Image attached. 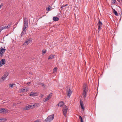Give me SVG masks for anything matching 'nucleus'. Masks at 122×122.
<instances>
[{"label": "nucleus", "instance_id": "nucleus-1", "mask_svg": "<svg viewBox=\"0 0 122 122\" xmlns=\"http://www.w3.org/2000/svg\"><path fill=\"white\" fill-rule=\"evenodd\" d=\"M54 114L52 115L48 116L45 120L46 122H50L53 120L54 118Z\"/></svg>", "mask_w": 122, "mask_h": 122}, {"label": "nucleus", "instance_id": "nucleus-2", "mask_svg": "<svg viewBox=\"0 0 122 122\" xmlns=\"http://www.w3.org/2000/svg\"><path fill=\"white\" fill-rule=\"evenodd\" d=\"M8 72H5L2 77L0 78V82H3L4 80H5L6 77L8 76Z\"/></svg>", "mask_w": 122, "mask_h": 122}, {"label": "nucleus", "instance_id": "nucleus-3", "mask_svg": "<svg viewBox=\"0 0 122 122\" xmlns=\"http://www.w3.org/2000/svg\"><path fill=\"white\" fill-rule=\"evenodd\" d=\"M68 109V107L67 106L65 105L63 107L62 110L63 114L65 117H66V113L67 112Z\"/></svg>", "mask_w": 122, "mask_h": 122}, {"label": "nucleus", "instance_id": "nucleus-4", "mask_svg": "<svg viewBox=\"0 0 122 122\" xmlns=\"http://www.w3.org/2000/svg\"><path fill=\"white\" fill-rule=\"evenodd\" d=\"M99 21L97 24V25L98 27V30L100 31L102 29V23L101 21L99 19Z\"/></svg>", "mask_w": 122, "mask_h": 122}, {"label": "nucleus", "instance_id": "nucleus-5", "mask_svg": "<svg viewBox=\"0 0 122 122\" xmlns=\"http://www.w3.org/2000/svg\"><path fill=\"white\" fill-rule=\"evenodd\" d=\"M28 26H26L25 25H23V31L21 33V37L22 35H24V34L26 33V30L25 29L27 28L28 27Z\"/></svg>", "mask_w": 122, "mask_h": 122}, {"label": "nucleus", "instance_id": "nucleus-6", "mask_svg": "<svg viewBox=\"0 0 122 122\" xmlns=\"http://www.w3.org/2000/svg\"><path fill=\"white\" fill-rule=\"evenodd\" d=\"M8 112L7 109L4 108L0 109V113H6Z\"/></svg>", "mask_w": 122, "mask_h": 122}, {"label": "nucleus", "instance_id": "nucleus-7", "mask_svg": "<svg viewBox=\"0 0 122 122\" xmlns=\"http://www.w3.org/2000/svg\"><path fill=\"white\" fill-rule=\"evenodd\" d=\"M83 91H85L87 92L88 90V87L86 83H84L83 86Z\"/></svg>", "mask_w": 122, "mask_h": 122}, {"label": "nucleus", "instance_id": "nucleus-8", "mask_svg": "<svg viewBox=\"0 0 122 122\" xmlns=\"http://www.w3.org/2000/svg\"><path fill=\"white\" fill-rule=\"evenodd\" d=\"M72 93V91L69 89V90L67 91V96H68L69 97H70V96Z\"/></svg>", "mask_w": 122, "mask_h": 122}, {"label": "nucleus", "instance_id": "nucleus-9", "mask_svg": "<svg viewBox=\"0 0 122 122\" xmlns=\"http://www.w3.org/2000/svg\"><path fill=\"white\" fill-rule=\"evenodd\" d=\"M80 106L81 108L83 110H84V107L83 106V104L82 101L81 100H80Z\"/></svg>", "mask_w": 122, "mask_h": 122}, {"label": "nucleus", "instance_id": "nucleus-10", "mask_svg": "<svg viewBox=\"0 0 122 122\" xmlns=\"http://www.w3.org/2000/svg\"><path fill=\"white\" fill-rule=\"evenodd\" d=\"M35 106V105H30L27 106L28 108L29 109H32Z\"/></svg>", "mask_w": 122, "mask_h": 122}, {"label": "nucleus", "instance_id": "nucleus-11", "mask_svg": "<svg viewBox=\"0 0 122 122\" xmlns=\"http://www.w3.org/2000/svg\"><path fill=\"white\" fill-rule=\"evenodd\" d=\"M32 41V39L30 38L29 39L27 40L24 43H30Z\"/></svg>", "mask_w": 122, "mask_h": 122}, {"label": "nucleus", "instance_id": "nucleus-12", "mask_svg": "<svg viewBox=\"0 0 122 122\" xmlns=\"http://www.w3.org/2000/svg\"><path fill=\"white\" fill-rule=\"evenodd\" d=\"M64 103L63 101H61L58 104V106H60L61 107H62V106L64 105Z\"/></svg>", "mask_w": 122, "mask_h": 122}, {"label": "nucleus", "instance_id": "nucleus-13", "mask_svg": "<svg viewBox=\"0 0 122 122\" xmlns=\"http://www.w3.org/2000/svg\"><path fill=\"white\" fill-rule=\"evenodd\" d=\"M36 95V93L34 92H31L30 93V96L34 97Z\"/></svg>", "mask_w": 122, "mask_h": 122}, {"label": "nucleus", "instance_id": "nucleus-14", "mask_svg": "<svg viewBox=\"0 0 122 122\" xmlns=\"http://www.w3.org/2000/svg\"><path fill=\"white\" fill-rule=\"evenodd\" d=\"M59 19V18L57 17H54L53 18V20L55 21H58Z\"/></svg>", "mask_w": 122, "mask_h": 122}, {"label": "nucleus", "instance_id": "nucleus-15", "mask_svg": "<svg viewBox=\"0 0 122 122\" xmlns=\"http://www.w3.org/2000/svg\"><path fill=\"white\" fill-rule=\"evenodd\" d=\"M87 92L85 91H83V96L85 98L86 97V93Z\"/></svg>", "mask_w": 122, "mask_h": 122}, {"label": "nucleus", "instance_id": "nucleus-16", "mask_svg": "<svg viewBox=\"0 0 122 122\" xmlns=\"http://www.w3.org/2000/svg\"><path fill=\"white\" fill-rule=\"evenodd\" d=\"M24 23H28V19L26 17H25L24 20Z\"/></svg>", "mask_w": 122, "mask_h": 122}, {"label": "nucleus", "instance_id": "nucleus-17", "mask_svg": "<svg viewBox=\"0 0 122 122\" xmlns=\"http://www.w3.org/2000/svg\"><path fill=\"white\" fill-rule=\"evenodd\" d=\"M54 58V56L52 55H51L49 56L48 59H51Z\"/></svg>", "mask_w": 122, "mask_h": 122}, {"label": "nucleus", "instance_id": "nucleus-18", "mask_svg": "<svg viewBox=\"0 0 122 122\" xmlns=\"http://www.w3.org/2000/svg\"><path fill=\"white\" fill-rule=\"evenodd\" d=\"M12 23H10L9 24H8V25H7V26H6V28H8L9 27H10L12 25Z\"/></svg>", "mask_w": 122, "mask_h": 122}, {"label": "nucleus", "instance_id": "nucleus-19", "mask_svg": "<svg viewBox=\"0 0 122 122\" xmlns=\"http://www.w3.org/2000/svg\"><path fill=\"white\" fill-rule=\"evenodd\" d=\"M2 63L3 64H5V59H3L1 60Z\"/></svg>", "mask_w": 122, "mask_h": 122}, {"label": "nucleus", "instance_id": "nucleus-20", "mask_svg": "<svg viewBox=\"0 0 122 122\" xmlns=\"http://www.w3.org/2000/svg\"><path fill=\"white\" fill-rule=\"evenodd\" d=\"M113 11L114 14L116 15L117 16L118 14L116 10H115V9H113Z\"/></svg>", "mask_w": 122, "mask_h": 122}, {"label": "nucleus", "instance_id": "nucleus-21", "mask_svg": "<svg viewBox=\"0 0 122 122\" xmlns=\"http://www.w3.org/2000/svg\"><path fill=\"white\" fill-rule=\"evenodd\" d=\"M3 56V53L2 52V51L1 49H0V56L2 57Z\"/></svg>", "mask_w": 122, "mask_h": 122}, {"label": "nucleus", "instance_id": "nucleus-22", "mask_svg": "<svg viewBox=\"0 0 122 122\" xmlns=\"http://www.w3.org/2000/svg\"><path fill=\"white\" fill-rule=\"evenodd\" d=\"M52 93H51L47 97V98L49 100L51 98L52 96Z\"/></svg>", "mask_w": 122, "mask_h": 122}, {"label": "nucleus", "instance_id": "nucleus-23", "mask_svg": "<svg viewBox=\"0 0 122 122\" xmlns=\"http://www.w3.org/2000/svg\"><path fill=\"white\" fill-rule=\"evenodd\" d=\"M79 118L81 122H84L82 117L80 116H79Z\"/></svg>", "mask_w": 122, "mask_h": 122}, {"label": "nucleus", "instance_id": "nucleus-24", "mask_svg": "<svg viewBox=\"0 0 122 122\" xmlns=\"http://www.w3.org/2000/svg\"><path fill=\"white\" fill-rule=\"evenodd\" d=\"M0 49H1V51H2V52H3V54H4L6 50L5 49H4L2 47H1V48H0Z\"/></svg>", "mask_w": 122, "mask_h": 122}, {"label": "nucleus", "instance_id": "nucleus-25", "mask_svg": "<svg viewBox=\"0 0 122 122\" xmlns=\"http://www.w3.org/2000/svg\"><path fill=\"white\" fill-rule=\"evenodd\" d=\"M21 91L22 92H26L27 90L25 89V88H23L21 89Z\"/></svg>", "mask_w": 122, "mask_h": 122}, {"label": "nucleus", "instance_id": "nucleus-26", "mask_svg": "<svg viewBox=\"0 0 122 122\" xmlns=\"http://www.w3.org/2000/svg\"><path fill=\"white\" fill-rule=\"evenodd\" d=\"M38 85H42L43 86H44L45 87H46L45 85L43 83H39L38 84Z\"/></svg>", "mask_w": 122, "mask_h": 122}, {"label": "nucleus", "instance_id": "nucleus-27", "mask_svg": "<svg viewBox=\"0 0 122 122\" xmlns=\"http://www.w3.org/2000/svg\"><path fill=\"white\" fill-rule=\"evenodd\" d=\"M23 109L25 110H28L29 109L28 108L27 106L23 108Z\"/></svg>", "mask_w": 122, "mask_h": 122}, {"label": "nucleus", "instance_id": "nucleus-28", "mask_svg": "<svg viewBox=\"0 0 122 122\" xmlns=\"http://www.w3.org/2000/svg\"><path fill=\"white\" fill-rule=\"evenodd\" d=\"M57 68L56 67H55L54 68V69L53 70V71L54 73L56 72L57 70Z\"/></svg>", "mask_w": 122, "mask_h": 122}, {"label": "nucleus", "instance_id": "nucleus-29", "mask_svg": "<svg viewBox=\"0 0 122 122\" xmlns=\"http://www.w3.org/2000/svg\"><path fill=\"white\" fill-rule=\"evenodd\" d=\"M6 26H4L2 27L1 28V29L2 30H3V29H6Z\"/></svg>", "mask_w": 122, "mask_h": 122}, {"label": "nucleus", "instance_id": "nucleus-30", "mask_svg": "<svg viewBox=\"0 0 122 122\" xmlns=\"http://www.w3.org/2000/svg\"><path fill=\"white\" fill-rule=\"evenodd\" d=\"M42 53L44 54H45L46 52V50H43L42 51Z\"/></svg>", "mask_w": 122, "mask_h": 122}, {"label": "nucleus", "instance_id": "nucleus-31", "mask_svg": "<svg viewBox=\"0 0 122 122\" xmlns=\"http://www.w3.org/2000/svg\"><path fill=\"white\" fill-rule=\"evenodd\" d=\"M14 85V84H10L9 85V86L10 87H11V88H13V85Z\"/></svg>", "mask_w": 122, "mask_h": 122}, {"label": "nucleus", "instance_id": "nucleus-32", "mask_svg": "<svg viewBox=\"0 0 122 122\" xmlns=\"http://www.w3.org/2000/svg\"><path fill=\"white\" fill-rule=\"evenodd\" d=\"M50 7H47L46 8V10L47 11H49L50 10Z\"/></svg>", "mask_w": 122, "mask_h": 122}, {"label": "nucleus", "instance_id": "nucleus-33", "mask_svg": "<svg viewBox=\"0 0 122 122\" xmlns=\"http://www.w3.org/2000/svg\"><path fill=\"white\" fill-rule=\"evenodd\" d=\"M47 100H48V99L47 98V97L45 98V99H44L43 100V101L44 102H46Z\"/></svg>", "mask_w": 122, "mask_h": 122}, {"label": "nucleus", "instance_id": "nucleus-34", "mask_svg": "<svg viewBox=\"0 0 122 122\" xmlns=\"http://www.w3.org/2000/svg\"><path fill=\"white\" fill-rule=\"evenodd\" d=\"M116 1V0H112V3L114 4L115 3Z\"/></svg>", "mask_w": 122, "mask_h": 122}, {"label": "nucleus", "instance_id": "nucleus-35", "mask_svg": "<svg viewBox=\"0 0 122 122\" xmlns=\"http://www.w3.org/2000/svg\"><path fill=\"white\" fill-rule=\"evenodd\" d=\"M3 3H2L0 5V9L3 6Z\"/></svg>", "mask_w": 122, "mask_h": 122}, {"label": "nucleus", "instance_id": "nucleus-36", "mask_svg": "<svg viewBox=\"0 0 122 122\" xmlns=\"http://www.w3.org/2000/svg\"><path fill=\"white\" fill-rule=\"evenodd\" d=\"M28 23H24L23 25H25L26 26H28Z\"/></svg>", "mask_w": 122, "mask_h": 122}, {"label": "nucleus", "instance_id": "nucleus-37", "mask_svg": "<svg viewBox=\"0 0 122 122\" xmlns=\"http://www.w3.org/2000/svg\"><path fill=\"white\" fill-rule=\"evenodd\" d=\"M3 65V64L0 61V67L1 66Z\"/></svg>", "mask_w": 122, "mask_h": 122}, {"label": "nucleus", "instance_id": "nucleus-38", "mask_svg": "<svg viewBox=\"0 0 122 122\" xmlns=\"http://www.w3.org/2000/svg\"><path fill=\"white\" fill-rule=\"evenodd\" d=\"M2 120H3L5 121H6L7 120L5 118H2Z\"/></svg>", "mask_w": 122, "mask_h": 122}, {"label": "nucleus", "instance_id": "nucleus-39", "mask_svg": "<svg viewBox=\"0 0 122 122\" xmlns=\"http://www.w3.org/2000/svg\"><path fill=\"white\" fill-rule=\"evenodd\" d=\"M43 95H42V94H41L40 95V98H42L43 97Z\"/></svg>", "mask_w": 122, "mask_h": 122}, {"label": "nucleus", "instance_id": "nucleus-40", "mask_svg": "<svg viewBox=\"0 0 122 122\" xmlns=\"http://www.w3.org/2000/svg\"><path fill=\"white\" fill-rule=\"evenodd\" d=\"M16 105V103H13V106H15Z\"/></svg>", "mask_w": 122, "mask_h": 122}, {"label": "nucleus", "instance_id": "nucleus-41", "mask_svg": "<svg viewBox=\"0 0 122 122\" xmlns=\"http://www.w3.org/2000/svg\"><path fill=\"white\" fill-rule=\"evenodd\" d=\"M16 25H17V24H15L14 26H15V27H14V28H15L16 27Z\"/></svg>", "mask_w": 122, "mask_h": 122}, {"label": "nucleus", "instance_id": "nucleus-42", "mask_svg": "<svg viewBox=\"0 0 122 122\" xmlns=\"http://www.w3.org/2000/svg\"><path fill=\"white\" fill-rule=\"evenodd\" d=\"M31 82H29L28 83H27V84L28 85L30 84Z\"/></svg>", "mask_w": 122, "mask_h": 122}, {"label": "nucleus", "instance_id": "nucleus-43", "mask_svg": "<svg viewBox=\"0 0 122 122\" xmlns=\"http://www.w3.org/2000/svg\"><path fill=\"white\" fill-rule=\"evenodd\" d=\"M63 6H61V9H63Z\"/></svg>", "mask_w": 122, "mask_h": 122}, {"label": "nucleus", "instance_id": "nucleus-44", "mask_svg": "<svg viewBox=\"0 0 122 122\" xmlns=\"http://www.w3.org/2000/svg\"><path fill=\"white\" fill-rule=\"evenodd\" d=\"M117 0V1L119 2V3H120V0Z\"/></svg>", "mask_w": 122, "mask_h": 122}, {"label": "nucleus", "instance_id": "nucleus-45", "mask_svg": "<svg viewBox=\"0 0 122 122\" xmlns=\"http://www.w3.org/2000/svg\"><path fill=\"white\" fill-rule=\"evenodd\" d=\"M2 121V119L1 118H0V122H1Z\"/></svg>", "mask_w": 122, "mask_h": 122}, {"label": "nucleus", "instance_id": "nucleus-46", "mask_svg": "<svg viewBox=\"0 0 122 122\" xmlns=\"http://www.w3.org/2000/svg\"><path fill=\"white\" fill-rule=\"evenodd\" d=\"M68 5V4H66V5H65V6H67Z\"/></svg>", "mask_w": 122, "mask_h": 122}, {"label": "nucleus", "instance_id": "nucleus-47", "mask_svg": "<svg viewBox=\"0 0 122 122\" xmlns=\"http://www.w3.org/2000/svg\"><path fill=\"white\" fill-rule=\"evenodd\" d=\"M62 6H63V7H65V5H63Z\"/></svg>", "mask_w": 122, "mask_h": 122}, {"label": "nucleus", "instance_id": "nucleus-48", "mask_svg": "<svg viewBox=\"0 0 122 122\" xmlns=\"http://www.w3.org/2000/svg\"><path fill=\"white\" fill-rule=\"evenodd\" d=\"M2 29H1L0 28V31H1L2 30Z\"/></svg>", "mask_w": 122, "mask_h": 122}, {"label": "nucleus", "instance_id": "nucleus-49", "mask_svg": "<svg viewBox=\"0 0 122 122\" xmlns=\"http://www.w3.org/2000/svg\"><path fill=\"white\" fill-rule=\"evenodd\" d=\"M57 106H58V104L57 105Z\"/></svg>", "mask_w": 122, "mask_h": 122}]
</instances>
